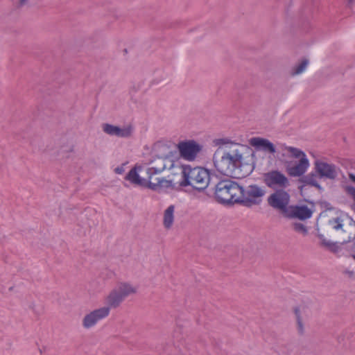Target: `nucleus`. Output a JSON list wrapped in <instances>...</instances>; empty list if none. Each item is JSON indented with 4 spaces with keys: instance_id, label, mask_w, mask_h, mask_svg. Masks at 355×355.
<instances>
[{
    "instance_id": "2eb2a0df",
    "label": "nucleus",
    "mask_w": 355,
    "mask_h": 355,
    "mask_svg": "<svg viewBox=\"0 0 355 355\" xmlns=\"http://www.w3.org/2000/svg\"><path fill=\"white\" fill-rule=\"evenodd\" d=\"M347 218L336 217L328 221L324 225L323 231L325 232L328 235H331L334 231L338 232L339 234H345L347 230L345 229V221Z\"/></svg>"
},
{
    "instance_id": "f3484780",
    "label": "nucleus",
    "mask_w": 355,
    "mask_h": 355,
    "mask_svg": "<svg viewBox=\"0 0 355 355\" xmlns=\"http://www.w3.org/2000/svg\"><path fill=\"white\" fill-rule=\"evenodd\" d=\"M175 206L171 205L167 207L164 213L163 225L165 228L169 229L172 227L174 221Z\"/></svg>"
},
{
    "instance_id": "5701e85b",
    "label": "nucleus",
    "mask_w": 355,
    "mask_h": 355,
    "mask_svg": "<svg viewBox=\"0 0 355 355\" xmlns=\"http://www.w3.org/2000/svg\"><path fill=\"white\" fill-rule=\"evenodd\" d=\"M222 183V180H220L219 182L217 183V184L216 185V191H222V187H220V185ZM216 200L219 203V204H222V196H220L219 194L217 193V192L215 193V196H214Z\"/></svg>"
},
{
    "instance_id": "bb28decb",
    "label": "nucleus",
    "mask_w": 355,
    "mask_h": 355,
    "mask_svg": "<svg viewBox=\"0 0 355 355\" xmlns=\"http://www.w3.org/2000/svg\"><path fill=\"white\" fill-rule=\"evenodd\" d=\"M28 2V0H19L16 7L17 8H21L24 6L26 3Z\"/></svg>"
},
{
    "instance_id": "c85d7f7f",
    "label": "nucleus",
    "mask_w": 355,
    "mask_h": 355,
    "mask_svg": "<svg viewBox=\"0 0 355 355\" xmlns=\"http://www.w3.org/2000/svg\"><path fill=\"white\" fill-rule=\"evenodd\" d=\"M352 239V236H350V235H347V236H345V237L343 239V243L348 242V241H349Z\"/></svg>"
},
{
    "instance_id": "0eeeda50",
    "label": "nucleus",
    "mask_w": 355,
    "mask_h": 355,
    "mask_svg": "<svg viewBox=\"0 0 355 355\" xmlns=\"http://www.w3.org/2000/svg\"><path fill=\"white\" fill-rule=\"evenodd\" d=\"M243 189L237 182L223 179V204H242Z\"/></svg>"
},
{
    "instance_id": "9d476101",
    "label": "nucleus",
    "mask_w": 355,
    "mask_h": 355,
    "mask_svg": "<svg viewBox=\"0 0 355 355\" xmlns=\"http://www.w3.org/2000/svg\"><path fill=\"white\" fill-rule=\"evenodd\" d=\"M313 165L315 172L320 178L334 180L338 177L340 171V168L335 164L320 159H316Z\"/></svg>"
},
{
    "instance_id": "473e14b6",
    "label": "nucleus",
    "mask_w": 355,
    "mask_h": 355,
    "mask_svg": "<svg viewBox=\"0 0 355 355\" xmlns=\"http://www.w3.org/2000/svg\"><path fill=\"white\" fill-rule=\"evenodd\" d=\"M353 258L355 259V254L353 255Z\"/></svg>"
},
{
    "instance_id": "2f4dec72",
    "label": "nucleus",
    "mask_w": 355,
    "mask_h": 355,
    "mask_svg": "<svg viewBox=\"0 0 355 355\" xmlns=\"http://www.w3.org/2000/svg\"><path fill=\"white\" fill-rule=\"evenodd\" d=\"M123 51H124L125 53H127V49H125L123 50Z\"/></svg>"
},
{
    "instance_id": "f03ea898",
    "label": "nucleus",
    "mask_w": 355,
    "mask_h": 355,
    "mask_svg": "<svg viewBox=\"0 0 355 355\" xmlns=\"http://www.w3.org/2000/svg\"><path fill=\"white\" fill-rule=\"evenodd\" d=\"M182 179L179 187H186L192 186L193 189L202 191L208 186L209 180V170L202 167L191 168L189 164L182 166Z\"/></svg>"
},
{
    "instance_id": "f8f14e48",
    "label": "nucleus",
    "mask_w": 355,
    "mask_h": 355,
    "mask_svg": "<svg viewBox=\"0 0 355 355\" xmlns=\"http://www.w3.org/2000/svg\"><path fill=\"white\" fill-rule=\"evenodd\" d=\"M109 315V308H100L87 314L83 320V326L85 329L94 327L99 320Z\"/></svg>"
},
{
    "instance_id": "7ed1b4c3",
    "label": "nucleus",
    "mask_w": 355,
    "mask_h": 355,
    "mask_svg": "<svg viewBox=\"0 0 355 355\" xmlns=\"http://www.w3.org/2000/svg\"><path fill=\"white\" fill-rule=\"evenodd\" d=\"M125 180L130 181L132 184L151 189L152 191L161 192L162 188L180 190V188H175V184L172 180H167L164 178H157V182L154 183L150 180H147L145 178H141L137 171V166H134L130 171L126 174L125 177Z\"/></svg>"
},
{
    "instance_id": "4468645a",
    "label": "nucleus",
    "mask_w": 355,
    "mask_h": 355,
    "mask_svg": "<svg viewBox=\"0 0 355 355\" xmlns=\"http://www.w3.org/2000/svg\"><path fill=\"white\" fill-rule=\"evenodd\" d=\"M103 130L110 136H116L121 138H128L131 137L133 132V128L132 125L121 128L110 123H104L103 125Z\"/></svg>"
},
{
    "instance_id": "423d86ee",
    "label": "nucleus",
    "mask_w": 355,
    "mask_h": 355,
    "mask_svg": "<svg viewBox=\"0 0 355 355\" xmlns=\"http://www.w3.org/2000/svg\"><path fill=\"white\" fill-rule=\"evenodd\" d=\"M290 198V194L286 189H277L269 195L267 198V202L273 209L287 216Z\"/></svg>"
},
{
    "instance_id": "6e6552de",
    "label": "nucleus",
    "mask_w": 355,
    "mask_h": 355,
    "mask_svg": "<svg viewBox=\"0 0 355 355\" xmlns=\"http://www.w3.org/2000/svg\"><path fill=\"white\" fill-rule=\"evenodd\" d=\"M263 182L274 191L277 189H286L290 187V180L288 177L278 170H271L262 175Z\"/></svg>"
},
{
    "instance_id": "9b49d317",
    "label": "nucleus",
    "mask_w": 355,
    "mask_h": 355,
    "mask_svg": "<svg viewBox=\"0 0 355 355\" xmlns=\"http://www.w3.org/2000/svg\"><path fill=\"white\" fill-rule=\"evenodd\" d=\"M180 155L188 161H193L202 150V146L194 140L181 141L178 145Z\"/></svg>"
},
{
    "instance_id": "c756f323",
    "label": "nucleus",
    "mask_w": 355,
    "mask_h": 355,
    "mask_svg": "<svg viewBox=\"0 0 355 355\" xmlns=\"http://www.w3.org/2000/svg\"><path fill=\"white\" fill-rule=\"evenodd\" d=\"M349 179H350L352 182H354L355 183V175H354V174L350 173V174L349 175Z\"/></svg>"
},
{
    "instance_id": "7c9ffc66",
    "label": "nucleus",
    "mask_w": 355,
    "mask_h": 355,
    "mask_svg": "<svg viewBox=\"0 0 355 355\" xmlns=\"http://www.w3.org/2000/svg\"><path fill=\"white\" fill-rule=\"evenodd\" d=\"M354 2L355 0H348V6L351 7Z\"/></svg>"
},
{
    "instance_id": "a878e982",
    "label": "nucleus",
    "mask_w": 355,
    "mask_h": 355,
    "mask_svg": "<svg viewBox=\"0 0 355 355\" xmlns=\"http://www.w3.org/2000/svg\"><path fill=\"white\" fill-rule=\"evenodd\" d=\"M114 172L117 174H122L123 172H124V168L123 166H117L115 169H114Z\"/></svg>"
},
{
    "instance_id": "dca6fc26",
    "label": "nucleus",
    "mask_w": 355,
    "mask_h": 355,
    "mask_svg": "<svg viewBox=\"0 0 355 355\" xmlns=\"http://www.w3.org/2000/svg\"><path fill=\"white\" fill-rule=\"evenodd\" d=\"M250 144L258 150L274 154L276 148L274 144L268 139L262 137H252L250 139Z\"/></svg>"
},
{
    "instance_id": "6ab92c4d",
    "label": "nucleus",
    "mask_w": 355,
    "mask_h": 355,
    "mask_svg": "<svg viewBox=\"0 0 355 355\" xmlns=\"http://www.w3.org/2000/svg\"><path fill=\"white\" fill-rule=\"evenodd\" d=\"M312 215V211L306 206L296 207L294 210V216L300 219L309 218Z\"/></svg>"
},
{
    "instance_id": "b1692460",
    "label": "nucleus",
    "mask_w": 355,
    "mask_h": 355,
    "mask_svg": "<svg viewBox=\"0 0 355 355\" xmlns=\"http://www.w3.org/2000/svg\"><path fill=\"white\" fill-rule=\"evenodd\" d=\"M161 172L160 170L157 169V168L155 167H150V168H148V170H147V173L148 175V180L150 181L151 178H152V176L153 175H155L158 173Z\"/></svg>"
},
{
    "instance_id": "20e7f679",
    "label": "nucleus",
    "mask_w": 355,
    "mask_h": 355,
    "mask_svg": "<svg viewBox=\"0 0 355 355\" xmlns=\"http://www.w3.org/2000/svg\"><path fill=\"white\" fill-rule=\"evenodd\" d=\"M284 149L291 154L292 157L299 159V162L295 165L287 167L288 173L292 177H300L304 175L310 165L305 153L300 149L292 146H285Z\"/></svg>"
},
{
    "instance_id": "412c9836",
    "label": "nucleus",
    "mask_w": 355,
    "mask_h": 355,
    "mask_svg": "<svg viewBox=\"0 0 355 355\" xmlns=\"http://www.w3.org/2000/svg\"><path fill=\"white\" fill-rule=\"evenodd\" d=\"M309 63V62L308 59H303L299 64H296L293 68L291 72L292 75L295 76L303 73L306 70Z\"/></svg>"
},
{
    "instance_id": "aec40b11",
    "label": "nucleus",
    "mask_w": 355,
    "mask_h": 355,
    "mask_svg": "<svg viewBox=\"0 0 355 355\" xmlns=\"http://www.w3.org/2000/svg\"><path fill=\"white\" fill-rule=\"evenodd\" d=\"M300 181L304 184L311 185L318 189H320V185L318 184L317 180V175L313 173L302 176Z\"/></svg>"
},
{
    "instance_id": "4be33fe9",
    "label": "nucleus",
    "mask_w": 355,
    "mask_h": 355,
    "mask_svg": "<svg viewBox=\"0 0 355 355\" xmlns=\"http://www.w3.org/2000/svg\"><path fill=\"white\" fill-rule=\"evenodd\" d=\"M293 228L295 232L303 235H306L307 234V229L302 223H295L293 224Z\"/></svg>"
},
{
    "instance_id": "1a4fd4ad",
    "label": "nucleus",
    "mask_w": 355,
    "mask_h": 355,
    "mask_svg": "<svg viewBox=\"0 0 355 355\" xmlns=\"http://www.w3.org/2000/svg\"><path fill=\"white\" fill-rule=\"evenodd\" d=\"M266 193L263 187L257 184L250 185L245 190L243 189L242 205L248 207L258 205L262 202Z\"/></svg>"
},
{
    "instance_id": "cd10ccee",
    "label": "nucleus",
    "mask_w": 355,
    "mask_h": 355,
    "mask_svg": "<svg viewBox=\"0 0 355 355\" xmlns=\"http://www.w3.org/2000/svg\"><path fill=\"white\" fill-rule=\"evenodd\" d=\"M214 142L216 144V146H219V148H220V146L222 145V138L215 139L214 141Z\"/></svg>"
},
{
    "instance_id": "ddd939ff",
    "label": "nucleus",
    "mask_w": 355,
    "mask_h": 355,
    "mask_svg": "<svg viewBox=\"0 0 355 355\" xmlns=\"http://www.w3.org/2000/svg\"><path fill=\"white\" fill-rule=\"evenodd\" d=\"M294 313L297 321V332L302 335L304 333V323L311 315V310L307 306L300 304L294 309Z\"/></svg>"
},
{
    "instance_id": "39448f33",
    "label": "nucleus",
    "mask_w": 355,
    "mask_h": 355,
    "mask_svg": "<svg viewBox=\"0 0 355 355\" xmlns=\"http://www.w3.org/2000/svg\"><path fill=\"white\" fill-rule=\"evenodd\" d=\"M136 289L128 283H121L117 288L113 289L106 297L107 306L103 308L116 309L124 299L132 293H135Z\"/></svg>"
},
{
    "instance_id": "a211bd4d",
    "label": "nucleus",
    "mask_w": 355,
    "mask_h": 355,
    "mask_svg": "<svg viewBox=\"0 0 355 355\" xmlns=\"http://www.w3.org/2000/svg\"><path fill=\"white\" fill-rule=\"evenodd\" d=\"M318 236L321 241V245L324 247L327 248L328 250H329L332 252H338L340 250L339 246L336 243H333L330 241L327 240L324 238V236L323 234L320 232V229H318Z\"/></svg>"
},
{
    "instance_id": "f257e3e1",
    "label": "nucleus",
    "mask_w": 355,
    "mask_h": 355,
    "mask_svg": "<svg viewBox=\"0 0 355 355\" xmlns=\"http://www.w3.org/2000/svg\"><path fill=\"white\" fill-rule=\"evenodd\" d=\"M245 146L239 143L223 139V163L227 164L223 175L227 177L238 178V167L243 159Z\"/></svg>"
},
{
    "instance_id": "393cba45",
    "label": "nucleus",
    "mask_w": 355,
    "mask_h": 355,
    "mask_svg": "<svg viewBox=\"0 0 355 355\" xmlns=\"http://www.w3.org/2000/svg\"><path fill=\"white\" fill-rule=\"evenodd\" d=\"M347 193L353 198L355 201V187H348L347 188Z\"/></svg>"
}]
</instances>
